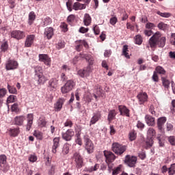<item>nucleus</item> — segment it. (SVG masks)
<instances>
[{"instance_id":"1","label":"nucleus","mask_w":175,"mask_h":175,"mask_svg":"<svg viewBox=\"0 0 175 175\" xmlns=\"http://www.w3.org/2000/svg\"><path fill=\"white\" fill-rule=\"evenodd\" d=\"M161 32H156L150 39L149 44L151 49H154L158 46L159 47H165L166 44V37H161Z\"/></svg>"},{"instance_id":"2","label":"nucleus","mask_w":175,"mask_h":175,"mask_svg":"<svg viewBox=\"0 0 175 175\" xmlns=\"http://www.w3.org/2000/svg\"><path fill=\"white\" fill-rule=\"evenodd\" d=\"M81 58H85L86 61L89 63L88 66H87L83 70H85V73L86 74V76H90V72H92V68L91 67V65L94 64V57L91 55H88L87 53H81L80 54Z\"/></svg>"},{"instance_id":"3","label":"nucleus","mask_w":175,"mask_h":175,"mask_svg":"<svg viewBox=\"0 0 175 175\" xmlns=\"http://www.w3.org/2000/svg\"><path fill=\"white\" fill-rule=\"evenodd\" d=\"M111 149L116 155H122V153L126 151V146L115 142L112 144Z\"/></svg>"},{"instance_id":"4","label":"nucleus","mask_w":175,"mask_h":175,"mask_svg":"<svg viewBox=\"0 0 175 175\" xmlns=\"http://www.w3.org/2000/svg\"><path fill=\"white\" fill-rule=\"evenodd\" d=\"M84 143H85V148L88 154H92L94 152V143L90 139L88 135H85L83 137Z\"/></svg>"},{"instance_id":"5","label":"nucleus","mask_w":175,"mask_h":175,"mask_svg":"<svg viewBox=\"0 0 175 175\" xmlns=\"http://www.w3.org/2000/svg\"><path fill=\"white\" fill-rule=\"evenodd\" d=\"M75 85H76V83H75L73 80H68L64 85L61 88V91L63 94H68V92H70V91L75 88Z\"/></svg>"},{"instance_id":"6","label":"nucleus","mask_w":175,"mask_h":175,"mask_svg":"<svg viewBox=\"0 0 175 175\" xmlns=\"http://www.w3.org/2000/svg\"><path fill=\"white\" fill-rule=\"evenodd\" d=\"M72 159H74L76 163L77 169H81L82 166H84V162L83 161V157L80 154V152H75L73 153Z\"/></svg>"},{"instance_id":"7","label":"nucleus","mask_w":175,"mask_h":175,"mask_svg":"<svg viewBox=\"0 0 175 175\" xmlns=\"http://www.w3.org/2000/svg\"><path fill=\"white\" fill-rule=\"evenodd\" d=\"M136 162H137V157L131 155H126L125 157L124 163L129 166V167H135Z\"/></svg>"},{"instance_id":"8","label":"nucleus","mask_w":175,"mask_h":175,"mask_svg":"<svg viewBox=\"0 0 175 175\" xmlns=\"http://www.w3.org/2000/svg\"><path fill=\"white\" fill-rule=\"evenodd\" d=\"M40 62H44V65L50 68L51 66V58L47 54H39Z\"/></svg>"},{"instance_id":"9","label":"nucleus","mask_w":175,"mask_h":175,"mask_svg":"<svg viewBox=\"0 0 175 175\" xmlns=\"http://www.w3.org/2000/svg\"><path fill=\"white\" fill-rule=\"evenodd\" d=\"M11 38L16 39V40H21L25 38V32L20 30H14L11 32Z\"/></svg>"},{"instance_id":"10","label":"nucleus","mask_w":175,"mask_h":175,"mask_svg":"<svg viewBox=\"0 0 175 175\" xmlns=\"http://www.w3.org/2000/svg\"><path fill=\"white\" fill-rule=\"evenodd\" d=\"M104 157H105V162L106 163H111L116 161V155L114 153L110 151L105 150L104 151Z\"/></svg>"},{"instance_id":"11","label":"nucleus","mask_w":175,"mask_h":175,"mask_svg":"<svg viewBox=\"0 0 175 175\" xmlns=\"http://www.w3.org/2000/svg\"><path fill=\"white\" fill-rule=\"evenodd\" d=\"M62 139L66 140V142H70L72 140V137L75 136V131L73 129H68L66 132L62 133Z\"/></svg>"},{"instance_id":"12","label":"nucleus","mask_w":175,"mask_h":175,"mask_svg":"<svg viewBox=\"0 0 175 175\" xmlns=\"http://www.w3.org/2000/svg\"><path fill=\"white\" fill-rule=\"evenodd\" d=\"M18 66V63L17 61L9 59L5 64L6 70H13L17 69Z\"/></svg>"},{"instance_id":"13","label":"nucleus","mask_w":175,"mask_h":175,"mask_svg":"<svg viewBox=\"0 0 175 175\" xmlns=\"http://www.w3.org/2000/svg\"><path fill=\"white\" fill-rule=\"evenodd\" d=\"M137 98L139 105H144L146 102L148 101V95L146 92L139 93L137 94Z\"/></svg>"},{"instance_id":"14","label":"nucleus","mask_w":175,"mask_h":175,"mask_svg":"<svg viewBox=\"0 0 175 175\" xmlns=\"http://www.w3.org/2000/svg\"><path fill=\"white\" fill-rule=\"evenodd\" d=\"M118 110L120 113V116H124L126 117H130L131 110L126 107L125 105H118Z\"/></svg>"},{"instance_id":"15","label":"nucleus","mask_w":175,"mask_h":175,"mask_svg":"<svg viewBox=\"0 0 175 175\" xmlns=\"http://www.w3.org/2000/svg\"><path fill=\"white\" fill-rule=\"evenodd\" d=\"M100 118H102V113L100 111H98L96 113H94L93 116L90 121V125H94V124H96Z\"/></svg>"},{"instance_id":"16","label":"nucleus","mask_w":175,"mask_h":175,"mask_svg":"<svg viewBox=\"0 0 175 175\" xmlns=\"http://www.w3.org/2000/svg\"><path fill=\"white\" fill-rule=\"evenodd\" d=\"M166 121V117H161L157 119V128L159 132H163V131H165L163 126H165Z\"/></svg>"},{"instance_id":"17","label":"nucleus","mask_w":175,"mask_h":175,"mask_svg":"<svg viewBox=\"0 0 175 175\" xmlns=\"http://www.w3.org/2000/svg\"><path fill=\"white\" fill-rule=\"evenodd\" d=\"M24 121H25V116H18L14 118V125H18V126H21L24 124Z\"/></svg>"},{"instance_id":"18","label":"nucleus","mask_w":175,"mask_h":175,"mask_svg":"<svg viewBox=\"0 0 175 175\" xmlns=\"http://www.w3.org/2000/svg\"><path fill=\"white\" fill-rule=\"evenodd\" d=\"M35 40V35L30 34L27 36L25 42V47H31L33 44V41Z\"/></svg>"},{"instance_id":"19","label":"nucleus","mask_w":175,"mask_h":175,"mask_svg":"<svg viewBox=\"0 0 175 175\" xmlns=\"http://www.w3.org/2000/svg\"><path fill=\"white\" fill-rule=\"evenodd\" d=\"M27 125H26V130L27 131H31V128H32V124H33V114L29 113L27 116Z\"/></svg>"},{"instance_id":"20","label":"nucleus","mask_w":175,"mask_h":175,"mask_svg":"<svg viewBox=\"0 0 175 175\" xmlns=\"http://www.w3.org/2000/svg\"><path fill=\"white\" fill-rule=\"evenodd\" d=\"M76 44L77 45L75 46V49L77 51H81V50L83 49V46H84V47H88V43H87L85 40H83L77 41Z\"/></svg>"},{"instance_id":"21","label":"nucleus","mask_w":175,"mask_h":175,"mask_svg":"<svg viewBox=\"0 0 175 175\" xmlns=\"http://www.w3.org/2000/svg\"><path fill=\"white\" fill-rule=\"evenodd\" d=\"M58 87V80L57 79H51L48 83V88H50L51 91H54V90H57Z\"/></svg>"},{"instance_id":"22","label":"nucleus","mask_w":175,"mask_h":175,"mask_svg":"<svg viewBox=\"0 0 175 175\" xmlns=\"http://www.w3.org/2000/svg\"><path fill=\"white\" fill-rule=\"evenodd\" d=\"M64 103H65L64 98L58 99L57 101L54 104V109L55 111H61L62 106H64Z\"/></svg>"},{"instance_id":"23","label":"nucleus","mask_w":175,"mask_h":175,"mask_svg":"<svg viewBox=\"0 0 175 175\" xmlns=\"http://www.w3.org/2000/svg\"><path fill=\"white\" fill-rule=\"evenodd\" d=\"M145 121L148 126H155V118L150 115H146Z\"/></svg>"},{"instance_id":"24","label":"nucleus","mask_w":175,"mask_h":175,"mask_svg":"<svg viewBox=\"0 0 175 175\" xmlns=\"http://www.w3.org/2000/svg\"><path fill=\"white\" fill-rule=\"evenodd\" d=\"M59 137H56L53 139V145L52 146V152L53 154H57V148L59 147Z\"/></svg>"},{"instance_id":"25","label":"nucleus","mask_w":175,"mask_h":175,"mask_svg":"<svg viewBox=\"0 0 175 175\" xmlns=\"http://www.w3.org/2000/svg\"><path fill=\"white\" fill-rule=\"evenodd\" d=\"M86 5L87 4H83L79 2H75L72 5V9L76 11L83 10V9H85V8H87Z\"/></svg>"},{"instance_id":"26","label":"nucleus","mask_w":175,"mask_h":175,"mask_svg":"<svg viewBox=\"0 0 175 175\" xmlns=\"http://www.w3.org/2000/svg\"><path fill=\"white\" fill-rule=\"evenodd\" d=\"M116 116H117V111L116 109H111L108 112L107 116V120L109 121V124L113 121V120H116Z\"/></svg>"},{"instance_id":"27","label":"nucleus","mask_w":175,"mask_h":175,"mask_svg":"<svg viewBox=\"0 0 175 175\" xmlns=\"http://www.w3.org/2000/svg\"><path fill=\"white\" fill-rule=\"evenodd\" d=\"M161 82L164 88L166 90L170 88V83L172 82L167 79V77H161Z\"/></svg>"},{"instance_id":"28","label":"nucleus","mask_w":175,"mask_h":175,"mask_svg":"<svg viewBox=\"0 0 175 175\" xmlns=\"http://www.w3.org/2000/svg\"><path fill=\"white\" fill-rule=\"evenodd\" d=\"M92 22V18H91V16L90 14H85L83 17V23L84 25L86 27H88L89 25H91V23Z\"/></svg>"},{"instance_id":"29","label":"nucleus","mask_w":175,"mask_h":175,"mask_svg":"<svg viewBox=\"0 0 175 175\" xmlns=\"http://www.w3.org/2000/svg\"><path fill=\"white\" fill-rule=\"evenodd\" d=\"M9 135L11 137H16L18 136L20 133V128H15V129H10L9 130Z\"/></svg>"},{"instance_id":"30","label":"nucleus","mask_w":175,"mask_h":175,"mask_svg":"<svg viewBox=\"0 0 175 175\" xmlns=\"http://www.w3.org/2000/svg\"><path fill=\"white\" fill-rule=\"evenodd\" d=\"M81 129H79V130L76 131V139L75 142L77 144H79V146H83V141L81 140Z\"/></svg>"},{"instance_id":"31","label":"nucleus","mask_w":175,"mask_h":175,"mask_svg":"<svg viewBox=\"0 0 175 175\" xmlns=\"http://www.w3.org/2000/svg\"><path fill=\"white\" fill-rule=\"evenodd\" d=\"M44 35L46 36L47 39H51L54 35V30L53 29V27L46 28Z\"/></svg>"},{"instance_id":"32","label":"nucleus","mask_w":175,"mask_h":175,"mask_svg":"<svg viewBox=\"0 0 175 175\" xmlns=\"http://www.w3.org/2000/svg\"><path fill=\"white\" fill-rule=\"evenodd\" d=\"M36 20V14L33 11H31L29 14V18H28V24L29 25H31L33 24V21Z\"/></svg>"},{"instance_id":"33","label":"nucleus","mask_w":175,"mask_h":175,"mask_svg":"<svg viewBox=\"0 0 175 175\" xmlns=\"http://www.w3.org/2000/svg\"><path fill=\"white\" fill-rule=\"evenodd\" d=\"M99 169V164L96 163L94 166H92L90 167H85L84 169V172H88V173H92V172H96Z\"/></svg>"},{"instance_id":"34","label":"nucleus","mask_w":175,"mask_h":175,"mask_svg":"<svg viewBox=\"0 0 175 175\" xmlns=\"http://www.w3.org/2000/svg\"><path fill=\"white\" fill-rule=\"evenodd\" d=\"M156 135H157V131H155V129H154L152 127H150L148 129V131H147L148 137L152 139V137H154V136H155Z\"/></svg>"},{"instance_id":"35","label":"nucleus","mask_w":175,"mask_h":175,"mask_svg":"<svg viewBox=\"0 0 175 175\" xmlns=\"http://www.w3.org/2000/svg\"><path fill=\"white\" fill-rule=\"evenodd\" d=\"M157 27L159 28V29H161V31H166L167 29H169V25L165 24L163 22H160L157 25Z\"/></svg>"},{"instance_id":"36","label":"nucleus","mask_w":175,"mask_h":175,"mask_svg":"<svg viewBox=\"0 0 175 175\" xmlns=\"http://www.w3.org/2000/svg\"><path fill=\"white\" fill-rule=\"evenodd\" d=\"M155 72H157V74L159 73V75H166V70H165V68H163V67L158 66L156 67L155 68Z\"/></svg>"},{"instance_id":"37","label":"nucleus","mask_w":175,"mask_h":175,"mask_svg":"<svg viewBox=\"0 0 175 175\" xmlns=\"http://www.w3.org/2000/svg\"><path fill=\"white\" fill-rule=\"evenodd\" d=\"M37 77H38V84H44L47 81V78L43 74H39Z\"/></svg>"},{"instance_id":"38","label":"nucleus","mask_w":175,"mask_h":175,"mask_svg":"<svg viewBox=\"0 0 175 175\" xmlns=\"http://www.w3.org/2000/svg\"><path fill=\"white\" fill-rule=\"evenodd\" d=\"M135 44H138L139 46H140V44L143 43V38L140 34L135 36Z\"/></svg>"},{"instance_id":"39","label":"nucleus","mask_w":175,"mask_h":175,"mask_svg":"<svg viewBox=\"0 0 175 175\" xmlns=\"http://www.w3.org/2000/svg\"><path fill=\"white\" fill-rule=\"evenodd\" d=\"M70 147V145L69 144L66 143L64 145L63 148H62V154L64 155H66L69 154V148Z\"/></svg>"},{"instance_id":"40","label":"nucleus","mask_w":175,"mask_h":175,"mask_svg":"<svg viewBox=\"0 0 175 175\" xmlns=\"http://www.w3.org/2000/svg\"><path fill=\"white\" fill-rule=\"evenodd\" d=\"M7 88H8V92H10V94H14L15 95H17V89H16V88H14V86H12L8 84Z\"/></svg>"},{"instance_id":"41","label":"nucleus","mask_w":175,"mask_h":175,"mask_svg":"<svg viewBox=\"0 0 175 175\" xmlns=\"http://www.w3.org/2000/svg\"><path fill=\"white\" fill-rule=\"evenodd\" d=\"M17 100V96L10 95L7 98V103H14Z\"/></svg>"},{"instance_id":"42","label":"nucleus","mask_w":175,"mask_h":175,"mask_svg":"<svg viewBox=\"0 0 175 175\" xmlns=\"http://www.w3.org/2000/svg\"><path fill=\"white\" fill-rule=\"evenodd\" d=\"M122 168V165H120L119 166L116 167V168H114L113 170L112 174L113 175L120 174V173H121V172H122V170H121Z\"/></svg>"},{"instance_id":"43","label":"nucleus","mask_w":175,"mask_h":175,"mask_svg":"<svg viewBox=\"0 0 175 175\" xmlns=\"http://www.w3.org/2000/svg\"><path fill=\"white\" fill-rule=\"evenodd\" d=\"M128 45H124L122 49V55H124L126 58H130L129 54L128 53Z\"/></svg>"},{"instance_id":"44","label":"nucleus","mask_w":175,"mask_h":175,"mask_svg":"<svg viewBox=\"0 0 175 175\" xmlns=\"http://www.w3.org/2000/svg\"><path fill=\"white\" fill-rule=\"evenodd\" d=\"M47 124V122L46 121V119L44 118H40L38 120V126H40V128H44V126H46Z\"/></svg>"},{"instance_id":"45","label":"nucleus","mask_w":175,"mask_h":175,"mask_svg":"<svg viewBox=\"0 0 175 175\" xmlns=\"http://www.w3.org/2000/svg\"><path fill=\"white\" fill-rule=\"evenodd\" d=\"M36 76H39V75H43V69L40 66L34 68Z\"/></svg>"},{"instance_id":"46","label":"nucleus","mask_w":175,"mask_h":175,"mask_svg":"<svg viewBox=\"0 0 175 175\" xmlns=\"http://www.w3.org/2000/svg\"><path fill=\"white\" fill-rule=\"evenodd\" d=\"M175 174V163H173L170 165V167L168 168V175H174Z\"/></svg>"},{"instance_id":"47","label":"nucleus","mask_w":175,"mask_h":175,"mask_svg":"<svg viewBox=\"0 0 175 175\" xmlns=\"http://www.w3.org/2000/svg\"><path fill=\"white\" fill-rule=\"evenodd\" d=\"M33 136H35L39 140H42V139H43V135L42 134V132L39 131H35L33 132Z\"/></svg>"},{"instance_id":"48","label":"nucleus","mask_w":175,"mask_h":175,"mask_svg":"<svg viewBox=\"0 0 175 175\" xmlns=\"http://www.w3.org/2000/svg\"><path fill=\"white\" fill-rule=\"evenodd\" d=\"M8 94V90L6 88H3L0 89V99H2V98H5L6 96V94Z\"/></svg>"},{"instance_id":"49","label":"nucleus","mask_w":175,"mask_h":175,"mask_svg":"<svg viewBox=\"0 0 175 175\" xmlns=\"http://www.w3.org/2000/svg\"><path fill=\"white\" fill-rule=\"evenodd\" d=\"M8 49H9V44H8V41H5L1 44V51H8Z\"/></svg>"},{"instance_id":"50","label":"nucleus","mask_w":175,"mask_h":175,"mask_svg":"<svg viewBox=\"0 0 175 175\" xmlns=\"http://www.w3.org/2000/svg\"><path fill=\"white\" fill-rule=\"evenodd\" d=\"M53 23V21L51 20V18H45L44 21H43V25L42 27H47V25H50Z\"/></svg>"},{"instance_id":"51","label":"nucleus","mask_w":175,"mask_h":175,"mask_svg":"<svg viewBox=\"0 0 175 175\" xmlns=\"http://www.w3.org/2000/svg\"><path fill=\"white\" fill-rule=\"evenodd\" d=\"M0 170H2V172H6L8 170H9V165L6 164V163L0 164Z\"/></svg>"},{"instance_id":"52","label":"nucleus","mask_w":175,"mask_h":175,"mask_svg":"<svg viewBox=\"0 0 175 175\" xmlns=\"http://www.w3.org/2000/svg\"><path fill=\"white\" fill-rule=\"evenodd\" d=\"M157 14L161 16V17H165V18H169V17L172 16V14L169 12H161L160 11L157 12Z\"/></svg>"},{"instance_id":"53","label":"nucleus","mask_w":175,"mask_h":175,"mask_svg":"<svg viewBox=\"0 0 175 175\" xmlns=\"http://www.w3.org/2000/svg\"><path fill=\"white\" fill-rule=\"evenodd\" d=\"M65 47V41H59L56 44V49L57 50H61V49H64Z\"/></svg>"},{"instance_id":"54","label":"nucleus","mask_w":175,"mask_h":175,"mask_svg":"<svg viewBox=\"0 0 175 175\" xmlns=\"http://www.w3.org/2000/svg\"><path fill=\"white\" fill-rule=\"evenodd\" d=\"M64 126L67 128H72V126H73V122H72L70 119H67L64 122Z\"/></svg>"},{"instance_id":"55","label":"nucleus","mask_w":175,"mask_h":175,"mask_svg":"<svg viewBox=\"0 0 175 175\" xmlns=\"http://www.w3.org/2000/svg\"><path fill=\"white\" fill-rule=\"evenodd\" d=\"M129 139L131 142L135 140L136 139V132L135 131H131L129 133Z\"/></svg>"},{"instance_id":"56","label":"nucleus","mask_w":175,"mask_h":175,"mask_svg":"<svg viewBox=\"0 0 175 175\" xmlns=\"http://www.w3.org/2000/svg\"><path fill=\"white\" fill-rule=\"evenodd\" d=\"M118 21V18H117V16H113L109 19V24H111V25H115L117 24Z\"/></svg>"},{"instance_id":"57","label":"nucleus","mask_w":175,"mask_h":175,"mask_svg":"<svg viewBox=\"0 0 175 175\" xmlns=\"http://www.w3.org/2000/svg\"><path fill=\"white\" fill-rule=\"evenodd\" d=\"M11 109L12 111H14L15 113H18L20 111V109H18V104L14 103Z\"/></svg>"},{"instance_id":"58","label":"nucleus","mask_w":175,"mask_h":175,"mask_svg":"<svg viewBox=\"0 0 175 175\" xmlns=\"http://www.w3.org/2000/svg\"><path fill=\"white\" fill-rule=\"evenodd\" d=\"M152 79L155 83H158V81H159V77L158 76V74H157V71H154L153 75L152 76Z\"/></svg>"},{"instance_id":"59","label":"nucleus","mask_w":175,"mask_h":175,"mask_svg":"<svg viewBox=\"0 0 175 175\" xmlns=\"http://www.w3.org/2000/svg\"><path fill=\"white\" fill-rule=\"evenodd\" d=\"M145 27H146V29L151 30V29H154V28H155L156 26H155V24L149 22V23H146Z\"/></svg>"},{"instance_id":"60","label":"nucleus","mask_w":175,"mask_h":175,"mask_svg":"<svg viewBox=\"0 0 175 175\" xmlns=\"http://www.w3.org/2000/svg\"><path fill=\"white\" fill-rule=\"evenodd\" d=\"M138 157L142 161H144V159L146 158V152L142 150L138 153Z\"/></svg>"},{"instance_id":"61","label":"nucleus","mask_w":175,"mask_h":175,"mask_svg":"<svg viewBox=\"0 0 175 175\" xmlns=\"http://www.w3.org/2000/svg\"><path fill=\"white\" fill-rule=\"evenodd\" d=\"M168 142L171 144V146H175V137L174 136L169 137Z\"/></svg>"},{"instance_id":"62","label":"nucleus","mask_w":175,"mask_h":175,"mask_svg":"<svg viewBox=\"0 0 175 175\" xmlns=\"http://www.w3.org/2000/svg\"><path fill=\"white\" fill-rule=\"evenodd\" d=\"M6 163V155L1 154L0 155V164Z\"/></svg>"},{"instance_id":"63","label":"nucleus","mask_w":175,"mask_h":175,"mask_svg":"<svg viewBox=\"0 0 175 175\" xmlns=\"http://www.w3.org/2000/svg\"><path fill=\"white\" fill-rule=\"evenodd\" d=\"M75 18H76V16L73 14L68 16V17L67 18L68 23H73Z\"/></svg>"},{"instance_id":"64","label":"nucleus","mask_w":175,"mask_h":175,"mask_svg":"<svg viewBox=\"0 0 175 175\" xmlns=\"http://www.w3.org/2000/svg\"><path fill=\"white\" fill-rule=\"evenodd\" d=\"M171 44L175 46V33H172L170 38Z\"/></svg>"}]
</instances>
